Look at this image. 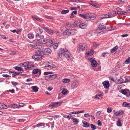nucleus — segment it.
I'll list each match as a JSON object with an SVG mask.
<instances>
[{
    "label": "nucleus",
    "mask_w": 130,
    "mask_h": 130,
    "mask_svg": "<svg viewBox=\"0 0 130 130\" xmlns=\"http://www.w3.org/2000/svg\"><path fill=\"white\" fill-rule=\"evenodd\" d=\"M90 4L93 7H97V5H96V4L95 2L91 1Z\"/></svg>",
    "instance_id": "40"
},
{
    "label": "nucleus",
    "mask_w": 130,
    "mask_h": 130,
    "mask_svg": "<svg viewBox=\"0 0 130 130\" xmlns=\"http://www.w3.org/2000/svg\"><path fill=\"white\" fill-rule=\"evenodd\" d=\"M88 60L91 63V65L93 67H95L97 65L96 61L94 58H89Z\"/></svg>",
    "instance_id": "8"
},
{
    "label": "nucleus",
    "mask_w": 130,
    "mask_h": 130,
    "mask_svg": "<svg viewBox=\"0 0 130 130\" xmlns=\"http://www.w3.org/2000/svg\"><path fill=\"white\" fill-rule=\"evenodd\" d=\"M84 112V111L83 110H81L80 111H77V113L78 114L79 113H81Z\"/></svg>",
    "instance_id": "61"
},
{
    "label": "nucleus",
    "mask_w": 130,
    "mask_h": 130,
    "mask_svg": "<svg viewBox=\"0 0 130 130\" xmlns=\"http://www.w3.org/2000/svg\"><path fill=\"white\" fill-rule=\"evenodd\" d=\"M94 53V51L92 50H90L89 51H87L85 55L87 57L92 56Z\"/></svg>",
    "instance_id": "12"
},
{
    "label": "nucleus",
    "mask_w": 130,
    "mask_h": 130,
    "mask_svg": "<svg viewBox=\"0 0 130 130\" xmlns=\"http://www.w3.org/2000/svg\"><path fill=\"white\" fill-rule=\"evenodd\" d=\"M72 119L73 120V121L74 123V124H77L79 122L78 120L75 118H72Z\"/></svg>",
    "instance_id": "36"
},
{
    "label": "nucleus",
    "mask_w": 130,
    "mask_h": 130,
    "mask_svg": "<svg viewBox=\"0 0 130 130\" xmlns=\"http://www.w3.org/2000/svg\"><path fill=\"white\" fill-rule=\"evenodd\" d=\"M70 81V80L69 79L65 78L62 80L64 84L68 83Z\"/></svg>",
    "instance_id": "31"
},
{
    "label": "nucleus",
    "mask_w": 130,
    "mask_h": 130,
    "mask_svg": "<svg viewBox=\"0 0 130 130\" xmlns=\"http://www.w3.org/2000/svg\"><path fill=\"white\" fill-rule=\"evenodd\" d=\"M32 18L35 21H37L40 22H41V19H39L38 18L35 17L33 16L32 17Z\"/></svg>",
    "instance_id": "35"
},
{
    "label": "nucleus",
    "mask_w": 130,
    "mask_h": 130,
    "mask_svg": "<svg viewBox=\"0 0 130 130\" xmlns=\"http://www.w3.org/2000/svg\"><path fill=\"white\" fill-rule=\"evenodd\" d=\"M87 13H86V14H84V13H83V14H79V16L84 19H86L87 20V17H88V16H87Z\"/></svg>",
    "instance_id": "19"
},
{
    "label": "nucleus",
    "mask_w": 130,
    "mask_h": 130,
    "mask_svg": "<svg viewBox=\"0 0 130 130\" xmlns=\"http://www.w3.org/2000/svg\"><path fill=\"white\" fill-rule=\"evenodd\" d=\"M87 46L85 44H80L78 47V49L79 52H81L85 50L87 47Z\"/></svg>",
    "instance_id": "5"
},
{
    "label": "nucleus",
    "mask_w": 130,
    "mask_h": 130,
    "mask_svg": "<svg viewBox=\"0 0 130 130\" xmlns=\"http://www.w3.org/2000/svg\"><path fill=\"white\" fill-rule=\"evenodd\" d=\"M25 121V120H24L23 119H18L17 120L18 122H24Z\"/></svg>",
    "instance_id": "54"
},
{
    "label": "nucleus",
    "mask_w": 130,
    "mask_h": 130,
    "mask_svg": "<svg viewBox=\"0 0 130 130\" xmlns=\"http://www.w3.org/2000/svg\"><path fill=\"white\" fill-rule=\"evenodd\" d=\"M88 17H87V20H93L95 17L92 14H87Z\"/></svg>",
    "instance_id": "16"
},
{
    "label": "nucleus",
    "mask_w": 130,
    "mask_h": 130,
    "mask_svg": "<svg viewBox=\"0 0 130 130\" xmlns=\"http://www.w3.org/2000/svg\"><path fill=\"white\" fill-rule=\"evenodd\" d=\"M24 104L23 103H20L18 105V107H22L24 106Z\"/></svg>",
    "instance_id": "52"
},
{
    "label": "nucleus",
    "mask_w": 130,
    "mask_h": 130,
    "mask_svg": "<svg viewBox=\"0 0 130 130\" xmlns=\"http://www.w3.org/2000/svg\"><path fill=\"white\" fill-rule=\"evenodd\" d=\"M44 125V123H39L38 124H37V127H38L40 126H42L43 125Z\"/></svg>",
    "instance_id": "53"
},
{
    "label": "nucleus",
    "mask_w": 130,
    "mask_h": 130,
    "mask_svg": "<svg viewBox=\"0 0 130 130\" xmlns=\"http://www.w3.org/2000/svg\"><path fill=\"white\" fill-rule=\"evenodd\" d=\"M99 28L101 30L105 29H106V26L103 23L100 24L98 26Z\"/></svg>",
    "instance_id": "21"
},
{
    "label": "nucleus",
    "mask_w": 130,
    "mask_h": 130,
    "mask_svg": "<svg viewBox=\"0 0 130 130\" xmlns=\"http://www.w3.org/2000/svg\"><path fill=\"white\" fill-rule=\"evenodd\" d=\"M109 78L110 80H111L112 81H113L114 80L113 77L112 76H110L109 77Z\"/></svg>",
    "instance_id": "60"
},
{
    "label": "nucleus",
    "mask_w": 130,
    "mask_h": 130,
    "mask_svg": "<svg viewBox=\"0 0 130 130\" xmlns=\"http://www.w3.org/2000/svg\"><path fill=\"white\" fill-rule=\"evenodd\" d=\"M42 51L44 52L45 54H48L51 53V50L49 48H44L42 49Z\"/></svg>",
    "instance_id": "14"
},
{
    "label": "nucleus",
    "mask_w": 130,
    "mask_h": 130,
    "mask_svg": "<svg viewBox=\"0 0 130 130\" xmlns=\"http://www.w3.org/2000/svg\"><path fill=\"white\" fill-rule=\"evenodd\" d=\"M102 95L101 94H100L96 95L95 97L94 98V99H100V98L102 99Z\"/></svg>",
    "instance_id": "26"
},
{
    "label": "nucleus",
    "mask_w": 130,
    "mask_h": 130,
    "mask_svg": "<svg viewBox=\"0 0 130 130\" xmlns=\"http://www.w3.org/2000/svg\"><path fill=\"white\" fill-rule=\"evenodd\" d=\"M64 50L63 49H62L59 51V52L58 53V56L60 57L63 58L65 57V55H64Z\"/></svg>",
    "instance_id": "9"
},
{
    "label": "nucleus",
    "mask_w": 130,
    "mask_h": 130,
    "mask_svg": "<svg viewBox=\"0 0 130 130\" xmlns=\"http://www.w3.org/2000/svg\"><path fill=\"white\" fill-rule=\"evenodd\" d=\"M91 127L92 129L93 130H94L96 128V126L92 124H90Z\"/></svg>",
    "instance_id": "43"
},
{
    "label": "nucleus",
    "mask_w": 130,
    "mask_h": 130,
    "mask_svg": "<svg viewBox=\"0 0 130 130\" xmlns=\"http://www.w3.org/2000/svg\"><path fill=\"white\" fill-rule=\"evenodd\" d=\"M124 78L126 80V81L125 82H129V81L130 80V77L129 76H125Z\"/></svg>",
    "instance_id": "38"
},
{
    "label": "nucleus",
    "mask_w": 130,
    "mask_h": 130,
    "mask_svg": "<svg viewBox=\"0 0 130 130\" xmlns=\"http://www.w3.org/2000/svg\"><path fill=\"white\" fill-rule=\"evenodd\" d=\"M118 2L120 4H123L125 3V1L123 0H118Z\"/></svg>",
    "instance_id": "55"
},
{
    "label": "nucleus",
    "mask_w": 130,
    "mask_h": 130,
    "mask_svg": "<svg viewBox=\"0 0 130 130\" xmlns=\"http://www.w3.org/2000/svg\"><path fill=\"white\" fill-rule=\"evenodd\" d=\"M15 69L18 71H21L22 69V68L19 67H15L14 68Z\"/></svg>",
    "instance_id": "46"
},
{
    "label": "nucleus",
    "mask_w": 130,
    "mask_h": 130,
    "mask_svg": "<svg viewBox=\"0 0 130 130\" xmlns=\"http://www.w3.org/2000/svg\"><path fill=\"white\" fill-rule=\"evenodd\" d=\"M125 64H128L130 63V57H128L125 61Z\"/></svg>",
    "instance_id": "45"
},
{
    "label": "nucleus",
    "mask_w": 130,
    "mask_h": 130,
    "mask_svg": "<svg viewBox=\"0 0 130 130\" xmlns=\"http://www.w3.org/2000/svg\"><path fill=\"white\" fill-rule=\"evenodd\" d=\"M54 121H53L52 123V125L51 126V128L52 129H53V128L54 127Z\"/></svg>",
    "instance_id": "64"
},
{
    "label": "nucleus",
    "mask_w": 130,
    "mask_h": 130,
    "mask_svg": "<svg viewBox=\"0 0 130 130\" xmlns=\"http://www.w3.org/2000/svg\"><path fill=\"white\" fill-rule=\"evenodd\" d=\"M33 72L34 74H36L39 73V74H41V71H39L38 69H35L33 71Z\"/></svg>",
    "instance_id": "30"
},
{
    "label": "nucleus",
    "mask_w": 130,
    "mask_h": 130,
    "mask_svg": "<svg viewBox=\"0 0 130 130\" xmlns=\"http://www.w3.org/2000/svg\"><path fill=\"white\" fill-rule=\"evenodd\" d=\"M119 13L115 12L112 13V12H110L109 13V15L106 14H103V15L100 17V18L102 19H104L105 18H110L112 17H114L116 15L117 13Z\"/></svg>",
    "instance_id": "4"
},
{
    "label": "nucleus",
    "mask_w": 130,
    "mask_h": 130,
    "mask_svg": "<svg viewBox=\"0 0 130 130\" xmlns=\"http://www.w3.org/2000/svg\"><path fill=\"white\" fill-rule=\"evenodd\" d=\"M128 35V34H123L121 35V36H122V37H127Z\"/></svg>",
    "instance_id": "57"
},
{
    "label": "nucleus",
    "mask_w": 130,
    "mask_h": 130,
    "mask_svg": "<svg viewBox=\"0 0 130 130\" xmlns=\"http://www.w3.org/2000/svg\"><path fill=\"white\" fill-rule=\"evenodd\" d=\"M116 12L119 13H118V14L117 13L116 15H117V14H123V15H126L127 14V13L126 12H125V11H122L121 12H120V11H117V12Z\"/></svg>",
    "instance_id": "47"
},
{
    "label": "nucleus",
    "mask_w": 130,
    "mask_h": 130,
    "mask_svg": "<svg viewBox=\"0 0 130 130\" xmlns=\"http://www.w3.org/2000/svg\"><path fill=\"white\" fill-rule=\"evenodd\" d=\"M87 25L85 23H83L80 24L79 25V27L82 29H84L86 28Z\"/></svg>",
    "instance_id": "23"
},
{
    "label": "nucleus",
    "mask_w": 130,
    "mask_h": 130,
    "mask_svg": "<svg viewBox=\"0 0 130 130\" xmlns=\"http://www.w3.org/2000/svg\"><path fill=\"white\" fill-rule=\"evenodd\" d=\"M93 45L94 47H96L99 46V44H97L96 43L94 42L93 43Z\"/></svg>",
    "instance_id": "51"
},
{
    "label": "nucleus",
    "mask_w": 130,
    "mask_h": 130,
    "mask_svg": "<svg viewBox=\"0 0 130 130\" xmlns=\"http://www.w3.org/2000/svg\"><path fill=\"white\" fill-rule=\"evenodd\" d=\"M3 76L4 77L6 78L8 77H9V76L7 74H3Z\"/></svg>",
    "instance_id": "59"
},
{
    "label": "nucleus",
    "mask_w": 130,
    "mask_h": 130,
    "mask_svg": "<svg viewBox=\"0 0 130 130\" xmlns=\"http://www.w3.org/2000/svg\"><path fill=\"white\" fill-rule=\"evenodd\" d=\"M112 110V109L110 107H108L107 108V111L108 113L111 112Z\"/></svg>",
    "instance_id": "48"
},
{
    "label": "nucleus",
    "mask_w": 130,
    "mask_h": 130,
    "mask_svg": "<svg viewBox=\"0 0 130 130\" xmlns=\"http://www.w3.org/2000/svg\"><path fill=\"white\" fill-rule=\"evenodd\" d=\"M28 37L29 39H32L34 38V35L32 34H29L28 35Z\"/></svg>",
    "instance_id": "37"
},
{
    "label": "nucleus",
    "mask_w": 130,
    "mask_h": 130,
    "mask_svg": "<svg viewBox=\"0 0 130 130\" xmlns=\"http://www.w3.org/2000/svg\"><path fill=\"white\" fill-rule=\"evenodd\" d=\"M46 41L44 39H40L36 41V43L37 44H30L28 46L32 48L37 49L39 46V44H45L46 43Z\"/></svg>",
    "instance_id": "1"
},
{
    "label": "nucleus",
    "mask_w": 130,
    "mask_h": 130,
    "mask_svg": "<svg viewBox=\"0 0 130 130\" xmlns=\"http://www.w3.org/2000/svg\"><path fill=\"white\" fill-rule=\"evenodd\" d=\"M20 64L22 65L23 67H25V69L26 70H29L31 67L29 62L28 61L25 62L21 64Z\"/></svg>",
    "instance_id": "6"
},
{
    "label": "nucleus",
    "mask_w": 130,
    "mask_h": 130,
    "mask_svg": "<svg viewBox=\"0 0 130 130\" xmlns=\"http://www.w3.org/2000/svg\"><path fill=\"white\" fill-rule=\"evenodd\" d=\"M46 43L48 46H51L53 45L54 40L53 39H48L46 41Z\"/></svg>",
    "instance_id": "13"
},
{
    "label": "nucleus",
    "mask_w": 130,
    "mask_h": 130,
    "mask_svg": "<svg viewBox=\"0 0 130 130\" xmlns=\"http://www.w3.org/2000/svg\"><path fill=\"white\" fill-rule=\"evenodd\" d=\"M69 12V11L68 10H63L61 12V14H66V13H68Z\"/></svg>",
    "instance_id": "41"
},
{
    "label": "nucleus",
    "mask_w": 130,
    "mask_h": 130,
    "mask_svg": "<svg viewBox=\"0 0 130 130\" xmlns=\"http://www.w3.org/2000/svg\"><path fill=\"white\" fill-rule=\"evenodd\" d=\"M102 55L104 57H105L109 55V54L108 52L103 53L102 54Z\"/></svg>",
    "instance_id": "39"
},
{
    "label": "nucleus",
    "mask_w": 130,
    "mask_h": 130,
    "mask_svg": "<svg viewBox=\"0 0 130 130\" xmlns=\"http://www.w3.org/2000/svg\"><path fill=\"white\" fill-rule=\"evenodd\" d=\"M88 116H90L88 113H85L84 115V116L85 117H87Z\"/></svg>",
    "instance_id": "58"
},
{
    "label": "nucleus",
    "mask_w": 130,
    "mask_h": 130,
    "mask_svg": "<svg viewBox=\"0 0 130 130\" xmlns=\"http://www.w3.org/2000/svg\"><path fill=\"white\" fill-rule=\"evenodd\" d=\"M64 55H65V57H69L70 56V53L67 51V50L65 51L64 52Z\"/></svg>",
    "instance_id": "34"
},
{
    "label": "nucleus",
    "mask_w": 130,
    "mask_h": 130,
    "mask_svg": "<svg viewBox=\"0 0 130 130\" xmlns=\"http://www.w3.org/2000/svg\"><path fill=\"white\" fill-rule=\"evenodd\" d=\"M31 88L35 92H37L38 91L39 88L36 86H32Z\"/></svg>",
    "instance_id": "24"
},
{
    "label": "nucleus",
    "mask_w": 130,
    "mask_h": 130,
    "mask_svg": "<svg viewBox=\"0 0 130 130\" xmlns=\"http://www.w3.org/2000/svg\"><path fill=\"white\" fill-rule=\"evenodd\" d=\"M57 75L56 74H55L53 75H50L46 76L45 77L46 79L48 80L54 79L56 78Z\"/></svg>",
    "instance_id": "7"
},
{
    "label": "nucleus",
    "mask_w": 130,
    "mask_h": 130,
    "mask_svg": "<svg viewBox=\"0 0 130 130\" xmlns=\"http://www.w3.org/2000/svg\"><path fill=\"white\" fill-rule=\"evenodd\" d=\"M77 13V11L75 10L73 11L71 14V15L70 16L71 18H72L73 17V15L74 14H76Z\"/></svg>",
    "instance_id": "42"
},
{
    "label": "nucleus",
    "mask_w": 130,
    "mask_h": 130,
    "mask_svg": "<svg viewBox=\"0 0 130 130\" xmlns=\"http://www.w3.org/2000/svg\"><path fill=\"white\" fill-rule=\"evenodd\" d=\"M121 92L124 94H126L128 93V94L126 95V96L128 97L130 95V93L129 90L127 89H122L121 90Z\"/></svg>",
    "instance_id": "11"
},
{
    "label": "nucleus",
    "mask_w": 130,
    "mask_h": 130,
    "mask_svg": "<svg viewBox=\"0 0 130 130\" xmlns=\"http://www.w3.org/2000/svg\"><path fill=\"white\" fill-rule=\"evenodd\" d=\"M82 122L83 124V127H87L89 126V124L88 123L85 121H83Z\"/></svg>",
    "instance_id": "28"
},
{
    "label": "nucleus",
    "mask_w": 130,
    "mask_h": 130,
    "mask_svg": "<svg viewBox=\"0 0 130 130\" xmlns=\"http://www.w3.org/2000/svg\"><path fill=\"white\" fill-rule=\"evenodd\" d=\"M80 0H71L70 1L71 2H77Z\"/></svg>",
    "instance_id": "63"
},
{
    "label": "nucleus",
    "mask_w": 130,
    "mask_h": 130,
    "mask_svg": "<svg viewBox=\"0 0 130 130\" xmlns=\"http://www.w3.org/2000/svg\"><path fill=\"white\" fill-rule=\"evenodd\" d=\"M77 32V31L76 29H69L65 30L63 32L64 35H74Z\"/></svg>",
    "instance_id": "2"
},
{
    "label": "nucleus",
    "mask_w": 130,
    "mask_h": 130,
    "mask_svg": "<svg viewBox=\"0 0 130 130\" xmlns=\"http://www.w3.org/2000/svg\"><path fill=\"white\" fill-rule=\"evenodd\" d=\"M37 31L38 32H39L40 33H42L43 31V30L39 27H38L37 29Z\"/></svg>",
    "instance_id": "50"
},
{
    "label": "nucleus",
    "mask_w": 130,
    "mask_h": 130,
    "mask_svg": "<svg viewBox=\"0 0 130 130\" xmlns=\"http://www.w3.org/2000/svg\"><path fill=\"white\" fill-rule=\"evenodd\" d=\"M98 125L99 126H101L102 125V124L101 123V121L100 120H99L98 121Z\"/></svg>",
    "instance_id": "56"
},
{
    "label": "nucleus",
    "mask_w": 130,
    "mask_h": 130,
    "mask_svg": "<svg viewBox=\"0 0 130 130\" xmlns=\"http://www.w3.org/2000/svg\"><path fill=\"white\" fill-rule=\"evenodd\" d=\"M124 111L122 110L120 111H117L115 112V115L116 116H118L119 115H121L123 113Z\"/></svg>",
    "instance_id": "22"
},
{
    "label": "nucleus",
    "mask_w": 130,
    "mask_h": 130,
    "mask_svg": "<svg viewBox=\"0 0 130 130\" xmlns=\"http://www.w3.org/2000/svg\"><path fill=\"white\" fill-rule=\"evenodd\" d=\"M79 83L77 80L74 81L72 83L71 87L72 89H74L76 88L78 86Z\"/></svg>",
    "instance_id": "10"
},
{
    "label": "nucleus",
    "mask_w": 130,
    "mask_h": 130,
    "mask_svg": "<svg viewBox=\"0 0 130 130\" xmlns=\"http://www.w3.org/2000/svg\"><path fill=\"white\" fill-rule=\"evenodd\" d=\"M102 84L104 88H107L109 87L110 85L108 82H104Z\"/></svg>",
    "instance_id": "18"
},
{
    "label": "nucleus",
    "mask_w": 130,
    "mask_h": 130,
    "mask_svg": "<svg viewBox=\"0 0 130 130\" xmlns=\"http://www.w3.org/2000/svg\"><path fill=\"white\" fill-rule=\"evenodd\" d=\"M45 65L46 67L54 68L55 67V66L54 65L49 62L45 63Z\"/></svg>",
    "instance_id": "17"
},
{
    "label": "nucleus",
    "mask_w": 130,
    "mask_h": 130,
    "mask_svg": "<svg viewBox=\"0 0 130 130\" xmlns=\"http://www.w3.org/2000/svg\"><path fill=\"white\" fill-rule=\"evenodd\" d=\"M121 120H120V119H118V120L117 122V126H122V124L121 123Z\"/></svg>",
    "instance_id": "29"
},
{
    "label": "nucleus",
    "mask_w": 130,
    "mask_h": 130,
    "mask_svg": "<svg viewBox=\"0 0 130 130\" xmlns=\"http://www.w3.org/2000/svg\"><path fill=\"white\" fill-rule=\"evenodd\" d=\"M41 36H40L39 34L37 33L36 35V37H39L40 38L41 37Z\"/></svg>",
    "instance_id": "62"
},
{
    "label": "nucleus",
    "mask_w": 130,
    "mask_h": 130,
    "mask_svg": "<svg viewBox=\"0 0 130 130\" xmlns=\"http://www.w3.org/2000/svg\"><path fill=\"white\" fill-rule=\"evenodd\" d=\"M0 108H2L7 109V106L2 103H0Z\"/></svg>",
    "instance_id": "25"
},
{
    "label": "nucleus",
    "mask_w": 130,
    "mask_h": 130,
    "mask_svg": "<svg viewBox=\"0 0 130 130\" xmlns=\"http://www.w3.org/2000/svg\"><path fill=\"white\" fill-rule=\"evenodd\" d=\"M62 102H55L52 103L49 105L50 106H60L62 103Z\"/></svg>",
    "instance_id": "15"
},
{
    "label": "nucleus",
    "mask_w": 130,
    "mask_h": 130,
    "mask_svg": "<svg viewBox=\"0 0 130 130\" xmlns=\"http://www.w3.org/2000/svg\"><path fill=\"white\" fill-rule=\"evenodd\" d=\"M67 91H68L67 89H64L62 90L61 93L63 94L64 95L66 94L67 93Z\"/></svg>",
    "instance_id": "44"
},
{
    "label": "nucleus",
    "mask_w": 130,
    "mask_h": 130,
    "mask_svg": "<svg viewBox=\"0 0 130 130\" xmlns=\"http://www.w3.org/2000/svg\"><path fill=\"white\" fill-rule=\"evenodd\" d=\"M122 105L124 107H130V103H127L125 102L123 103Z\"/></svg>",
    "instance_id": "32"
},
{
    "label": "nucleus",
    "mask_w": 130,
    "mask_h": 130,
    "mask_svg": "<svg viewBox=\"0 0 130 130\" xmlns=\"http://www.w3.org/2000/svg\"><path fill=\"white\" fill-rule=\"evenodd\" d=\"M53 47L55 48H56L58 46V44L57 43H56L55 44L53 43Z\"/></svg>",
    "instance_id": "49"
},
{
    "label": "nucleus",
    "mask_w": 130,
    "mask_h": 130,
    "mask_svg": "<svg viewBox=\"0 0 130 130\" xmlns=\"http://www.w3.org/2000/svg\"><path fill=\"white\" fill-rule=\"evenodd\" d=\"M43 29L49 34H53V31L52 30L48 28L47 27H45L43 28Z\"/></svg>",
    "instance_id": "20"
},
{
    "label": "nucleus",
    "mask_w": 130,
    "mask_h": 130,
    "mask_svg": "<svg viewBox=\"0 0 130 130\" xmlns=\"http://www.w3.org/2000/svg\"><path fill=\"white\" fill-rule=\"evenodd\" d=\"M43 56L39 51H37L36 55L32 56L33 58L37 61L41 60L43 58Z\"/></svg>",
    "instance_id": "3"
},
{
    "label": "nucleus",
    "mask_w": 130,
    "mask_h": 130,
    "mask_svg": "<svg viewBox=\"0 0 130 130\" xmlns=\"http://www.w3.org/2000/svg\"><path fill=\"white\" fill-rule=\"evenodd\" d=\"M81 22V21L80 20H77L76 21L74 22L75 26H79Z\"/></svg>",
    "instance_id": "27"
},
{
    "label": "nucleus",
    "mask_w": 130,
    "mask_h": 130,
    "mask_svg": "<svg viewBox=\"0 0 130 130\" xmlns=\"http://www.w3.org/2000/svg\"><path fill=\"white\" fill-rule=\"evenodd\" d=\"M118 46H116L114 47L112 49L110 50V52L111 53H113L114 52L116 51L118 49Z\"/></svg>",
    "instance_id": "33"
}]
</instances>
